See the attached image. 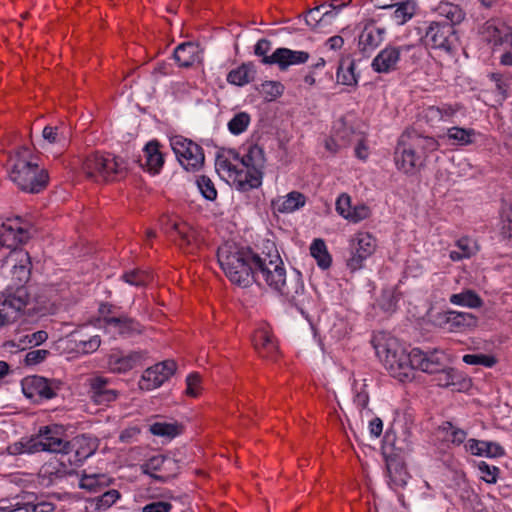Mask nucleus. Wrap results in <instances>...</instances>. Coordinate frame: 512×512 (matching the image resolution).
I'll list each match as a JSON object with an SVG mask.
<instances>
[{
  "label": "nucleus",
  "mask_w": 512,
  "mask_h": 512,
  "mask_svg": "<svg viewBox=\"0 0 512 512\" xmlns=\"http://www.w3.org/2000/svg\"><path fill=\"white\" fill-rule=\"evenodd\" d=\"M382 457L385 462L389 486L394 490L405 488L411 479L405 451L382 450Z\"/></svg>",
  "instance_id": "9"
},
{
  "label": "nucleus",
  "mask_w": 512,
  "mask_h": 512,
  "mask_svg": "<svg viewBox=\"0 0 512 512\" xmlns=\"http://www.w3.org/2000/svg\"><path fill=\"white\" fill-rule=\"evenodd\" d=\"M172 505L165 501H156L145 505L142 509L143 512H169Z\"/></svg>",
  "instance_id": "64"
},
{
  "label": "nucleus",
  "mask_w": 512,
  "mask_h": 512,
  "mask_svg": "<svg viewBox=\"0 0 512 512\" xmlns=\"http://www.w3.org/2000/svg\"><path fill=\"white\" fill-rule=\"evenodd\" d=\"M57 452V461L68 472L71 473L76 467L83 464L84 460L93 454V451L87 450H55Z\"/></svg>",
  "instance_id": "29"
},
{
  "label": "nucleus",
  "mask_w": 512,
  "mask_h": 512,
  "mask_svg": "<svg viewBox=\"0 0 512 512\" xmlns=\"http://www.w3.org/2000/svg\"><path fill=\"white\" fill-rule=\"evenodd\" d=\"M460 104H442L440 105L442 122H451L457 113L462 111Z\"/></svg>",
  "instance_id": "60"
},
{
  "label": "nucleus",
  "mask_w": 512,
  "mask_h": 512,
  "mask_svg": "<svg viewBox=\"0 0 512 512\" xmlns=\"http://www.w3.org/2000/svg\"><path fill=\"white\" fill-rule=\"evenodd\" d=\"M478 133L472 128L453 126L447 129L446 138L451 145L468 146L474 143Z\"/></svg>",
  "instance_id": "36"
},
{
  "label": "nucleus",
  "mask_w": 512,
  "mask_h": 512,
  "mask_svg": "<svg viewBox=\"0 0 512 512\" xmlns=\"http://www.w3.org/2000/svg\"><path fill=\"white\" fill-rule=\"evenodd\" d=\"M256 69L252 62L243 63L227 74V82L235 86H245L254 81Z\"/></svg>",
  "instance_id": "32"
},
{
  "label": "nucleus",
  "mask_w": 512,
  "mask_h": 512,
  "mask_svg": "<svg viewBox=\"0 0 512 512\" xmlns=\"http://www.w3.org/2000/svg\"><path fill=\"white\" fill-rule=\"evenodd\" d=\"M354 404L359 409L362 417H370L372 412L367 409L369 403V395L366 391L362 390L356 393L353 399Z\"/></svg>",
  "instance_id": "55"
},
{
  "label": "nucleus",
  "mask_w": 512,
  "mask_h": 512,
  "mask_svg": "<svg viewBox=\"0 0 512 512\" xmlns=\"http://www.w3.org/2000/svg\"><path fill=\"white\" fill-rule=\"evenodd\" d=\"M501 218V235L512 243V209L503 210Z\"/></svg>",
  "instance_id": "59"
},
{
  "label": "nucleus",
  "mask_w": 512,
  "mask_h": 512,
  "mask_svg": "<svg viewBox=\"0 0 512 512\" xmlns=\"http://www.w3.org/2000/svg\"><path fill=\"white\" fill-rule=\"evenodd\" d=\"M441 430L444 433L445 440L457 446L462 444L467 436L464 430L454 427L450 422L443 424Z\"/></svg>",
  "instance_id": "50"
},
{
  "label": "nucleus",
  "mask_w": 512,
  "mask_h": 512,
  "mask_svg": "<svg viewBox=\"0 0 512 512\" xmlns=\"http://www.w3.org/2000/svg\"><path fill=\"white\" fill-rule=\"evenodd\" d=\"M171 147L186 171L196 172L202 168L205 157L202 147L197 143L182 136H175L171 139Z\"/></svg>",
  "instance_id": "10"
},
{
  "label": "nucleus",
  "mask_w": 512,
  "mask_h": 512,
  "mask_svg": "<svg viewBox=\"0 0 512 512\" xmlns=\"http://www.w3.org/2000/svg\"><path fill=\"white\" fill-rule=\"evenodd\" d=\"M378 357L393 378L401 382L409 381L414 376V370L437 371L440 369L442 355L424 352L413 348L409 352L393 337L379 341L375 345Z\"/></svg>",
  "instance_id": "2"
},
{
  "label": "nucleus",
  "mask_w": 512,
  "mask_h": 512,
  "mask_svg": "<svg viewBox=\"0 0 512 512\" xmlns=\"http://www.w3.org/2000/svg\"><path fill=\"white\" fill-rule=\"evenodd\" d=\"M438 141L431 136H423L416 130H406L400 136L394 152L398 170L413 174L421 168L429 153L438 149Z\"/></svg>",
  "instance_id": "3"
},
{
  "label": "nucleus",
  "mask_w": 512,
  "mask_h": 512,
  "mask_svg": "<svg viewBox=\"0 0 512 512\" xmlns=\"http://www.w3.org/2000/svg\"><path fill=\"white\" fill-rule=\"evenodd\" d=\"M197 186L205 199L210 201L216 199L217 190L210 178L206 176H200L197 179Z\"/></svg>",
  "instance_id": "51"
},
{
  "label": "nucleus",
  "mask_w": 512,
  "mask_h": 512,
  "mask_svg": "<svg viewBox=\"0 0 512 512\" xmlns=\"http://www.w3.org/2000/svg\"><path fill=\"white\" fill-rule=\"evenodd\" d=\"M122 279L128 283L129 285H133L136 287H142L147 285L150 280L151 276L148 272L140 269H134L128 272H125L122 275Z\"/></svg>",
  "instance_id": "49"
},
{
  "label": "nucleus",
  "mask_w": 512,
  "mask_h": 512,
  "mask_svg": "<svg viewBox=\"0 0 512 512\" xmlns=\"http://www.w3.org/2000/svg\"><path fill=\"white\" fill-rule=\"evenodd\" d=\"M149 430L153 435L169 441L182 433L183 426L177 422H156L150 426Z\"/></svg>",
  "instance_id": "41"
},
{
  "label": "nucleus",
  "mask_w": 512,
  "mask_h": 512,
  "mask_svg": "<svg viewBox=\"0 0 512 512\" xmlns=\"http://www.w3.org/2000/svg\"><path fill=\"white\" fill-rule=\"evenodd\" d=\"M283 92V86L278 82H265L262 84V93L268 101L279 97Z\"/></svg>",
  "instance_id": "56"
},
{
  "label": "nucleus",
  "mask_w": 512,
  "mask_h": 512,
  "mask_svg": "<svg viewBox=\"0 0 512 512\" xmlns=\"http://www.w3.org/2000/svg\"><path fill=\"white\" fill-rule=\"evenodd\" d=\"M462 360L468 365H481L484 367H492L496 363L493 356L486 354H466Z\"/></svg>",
  "instance_id": "52"
},
{
  "label": "nucleus",
  "mask_w": 512,
  "mask_h": 512,
  "mask_svg": "<svg viewBox=\"0 0 512 512\" xmlns=\"http://www.w3.org/2000/svg\"><path fill=\"white\" fill-rule=\"evenodd\" d=\"M30 296L26 287L20 286L14 290L12 301L0 308V328L15 320L18 312L23 310L29 303Z\"/></svg>",
  "instance_id": "20"
},
{
  "label": "nucleus",
  "mask_w": 512,
  "mask_h": 512,
  "mask_svg": "<svg viewBox=\"0 0 512 512\" xmlns=\"http://www.w3.org/2000/svg\"><path fill=\"white\" fill-rule=\"evenodd\" d=\"M326 3H322L312 9H309L305 14V23L312 30H320L325 26L330 25L335 19V12L327 11Z\"/></svg>",
  "instance_id": "27"
},
{
  "label": "nucleus",
  "mask_w": 512,
  "mask_h": 512,
  "mask_svg": "<svg viewBox=\"0 0 512 512\" xmlns=\"http://www.w3.org/2000/svg\"><path fill=\"white\" fill-rule=\"evenodd\" d=\"M456 249L450 251V259L453 261H460L465 258H470L478 251L477 243L468 237H463L457 240L455 244Z\"/></svg>",
  "instance_id": "40"
},
{
  "label": "nucleus",
  "mask_w": 512,
  "mask_h": 512,
  "mask_svg": "<svg viewBox=\"0 0 512 512\" xmlns=\"http://www.w3.org/2000/svg\"><path fill=\"white\" fill-rule=\"evenodd\" d=\"M126 164L122 159L109 154L89 155L83 163L86 176L96 182L119 180L126 174Z\"/></svg>",
  "instance_id": "8"
},
{
  "label": "nucleus",
  "mask_w": 512,
  "mask_h": 512,
  "mask_svg": "<svg viewBox=\"0 0 512 512\" xmlns=\"http://www.w3.org/2000/svg\"><path fill=\"white\" fill-rule=\"evenodd\" d=\"M65 127L61 126H45L42 131V138L49 144H59L65 147L68 144V137Z\"/></svg>",
  "instance_id": "44"
},
{
  "label": "nucleus",
  "mask_w": 512,
  "mask_h": 512,
  "mask_svg": "<svg viewBox=\"0 0 512 512\" xmlns=\"http://www.w3.org/2000/svg\"><path fill=\"white\" fill-rule=\"evenodd\" d=\"M429 353H439L442 355L440 369L437 371H424L425 373L436 374L435 381L438 386L448 388L452 387L455 390H461L466 387L468 381L454 368H446L445 360L446 355L443 351L434 349Z\"/></svg>",
  "instance_id": "16"
},
{
  "label": "nucleus",
  "mask_w": 512,
  "mask_h": 512,
  "mask_svg": "<svg viewBox=\"0 0 512 512\" xmlns=\"http://www.w3.org/2000/svg\"><path fill=\"white\" fill-rule=\"evenodd\" d=\"M337 82L342 85L356 86L358 83V76L355 73V62L351 56H343L340 61L336 72Z\"/></svg>",
  "instance_id": "34"
},
{
  "label": "nucleus",
  "mask_w": 512,
  "mask_h": 512,
  "mask_svg": "<svg viewBox=\"0 0 512 512\" xmlns=\"http://www.w3.org/2000/svg\"><path fill=\"white\" fill-rule=\"evenodd\" d=\"M351 210V197L346 193H342L336 200V211L338 212L339 215H341L343 218L347 220V214H350Z\"/></svg>",
  "instance_id": "58"
},
{
  "label": "nucleus",
  "mask_w": 512,
  "mask_h": 512,
  "mask_svg": "<svg viewBox=\"0 0 512 512\" xmlns=\"http://www.w3.org/2000/svg\"><path fill=\"white\" fill-rule=\"evenodd\" d=\"M101 344L100 336L94 335L90 337L88 340H79L76 341V349L79 352L88 354L95 352Z\"/></svg>",
  "instance_id": "54"
},
{
  "label": "nucleus",
  "mask_w": 512,
  "mask_h": 512,
  "mask_svg": "<svg viewBox=\"0 0 512 512\" xmlns=\"http://www.w3.org/2000/svg\"><path fill=\"white\" fill-rule=\"evenodd\" d=\"M251 121V117L246 112L236 113L228 122V130L233 135H239L246 131Z\"/></svg>",
  "instance_id": "48"
},
{
  "label": "nucleus",
  "mask_w": 512,
  "mask_h": 512,
  "mask_svg": "<svg viewBox=\"0 0 512 512\" xmlns=\"http://www.w3.org/2000/svg\"><path fill=\"white\" fill-rule=\"evenodd\" d=\"M30 151L21 147L9 159V178L22 191L39 193L48 184L47 170L40 168L36 163L28 160Z\"/></svg>",
  "instance_id": "5"
},
{
  "label": "nucleus",
  "mask_w": 512,
  "mask_h": 512,
  "mask_svg": "<svg viewBox=\"0 0 512 512\" xmlns=\"http://www.w3.org/2000/svg\"><path fill=\"white\" fill-rule=\"evenodd\" d=\"M173 58L180 67H190L200 61L199 46L193 42L181 43L175 48Z\"/></svg>",
  "instance_id": "28"
},
{
  "label": "nucleus",
  "mask_w": 512,
  "mask_h": 512,
  "mask_svg": "<svg viewBox=\"0 0 512 512\" xmlns=\"http://www.w3.org/2000/svg\"><path fill=\"white\" fill-rule=\"evenodd\" d=\"M103 321L106 326L115 329L118 334L124 337L140 335L144 330V327L138 321L126 315L104 317Z\"/></svg>",
  "instance_id": "24"
},
{
  "label": "nucleus",
  "mask_w": 512,
  "mask_h": 512,
  "mask_svg": "<svg viewBox=\"0 0 512 512\" xmlns=\"http://www.w3.org/2000/svg\"><path fill=\"white\" fill-rule=\"evenodd\" d=\"M120 497L118 490L111 489L91 499V502L95 504L96 511H104L110 508Z\"/></svg>",
  "instance_id": "47"
},
{
  "label": "nucleus",
  "mask_w": 512,
  "mask_h": 512,
  "mask_svg": "<svg viewBox=\"0 0 512 512\" xmlns=\"http://www.w3.org/2000/svg\"><path fill=\"white\" fill-rule=\"evenodd\" d=\"M305 196L297 191H292L286 196L278 197L272 201V207L279 213H292L305 204Z\"/></svg>",
  "instance_id": "31"
},
{
  "label": "nucleus",
  "mask_w": 512,
  "mask_h": 512,
  "mask_svg": "<svg viewBox=\"0 0 512 512\" xmlns=\"http://www.w3.org/2000/svg\"><path fill=\"white\" fill-rule=\"evenodd\" d=\"M350 222L358 223L367 219L371 215L370 208L365 204H360L352 207L351 213L347 214Z\"/></svg>",
  "instance_id": "57"
},
{
  "label": "nucleus",
  "mask_w": 512,
  "mask_h": 512,
  "mask_svg": "<svg viewBox=\"0 0 512 512\" xmlns=\"http://www.w3.org/2000/svg\"><path fill=\"white\" fill-rule=\"evenodd\" d=\"M376 248V240L366 232L357 233L351 241L350 257L347 259V266L352 270H358L363 262L371 256Z\"/></svg>",
  "instance_id": "13"
},
{
  "label": "nucleus",
  "mask_w": 512,
  "mask_h": 512,
  "mask_svg": "<svg viewBox=\"0 0 512 512\" xmlns=\"http://www.w3.org/2000/svg\"><path fill=\"white\" fill-rule=\"evenodd\" d=\"M253 344L261 357L274 359L277 354V343L265 326L258 328L252 338Z\"/></svg>",
  "instance_id": "25"
},
{
  "label": "nucleus",
  "mask_w": 512,
  "mask_h": 512,
  "mask_svg": "<svg viewBox=\"0 0 512 512\" xmlns=\"http://www.w3.org/2000/svg\"><path fill=\"white\" fill-rule=\"evenodd\" d=\"M310 254L317 264L322 269H327L331 266V256L327 251L325 242L322 239H315L310 246Z\"/></svg>",
  "instance_id": "43"
},
{
  "label": "nucleus",
  "mask_w": 512,
  "mask_h": 512,
  "mask_svg": "<svg viewBox=\"0 0 512 512\" xmlns=\"http://www.w3.org/2000/svg\"><path fill=\"white\" fill-rule=\"evenodd\" d=\"M49 355V351L45 349L32 350L25 356V363L27 365H36L41 363Z\"/></svg>",
  "instance_id": "62"
},
{
  "label": "nucleus",
  "mask_w": 512,
  "mask_h": 512,
  "mask_svg": "<svg viewBox=\"0 0 512 512\" xmlns=\"http://www.w3.org/2000/svg\"><path fill=\"white\" fill-rule=\"evenodd\" d=\"M234 160L240 161L242 169L237 173L235 183L239 190L248 191L258 188L262 183L265 156L263 149L258 145H250L247 151L240 156L231 152Z\"/></svg>",
  "instance_id": "7"
},
{
  "label": "nucleus",
  "mask_w": 512,
  "mask_h": 512,
  "mask_svg": "<svg viewBox=\"0 0 512 512\" xmlns=\"http://www.w3.org/2000/svg\"><path fill=\"white\" fill-rule=\"evenodd\" d=\"M166 232L169 233L170 235H172L173 233L178 235L180 239L179 246L183 249L192 246L193 241L195 239V232L189 225L185 223L169 221L166 224Z\"/></svg>",
  "instance_id": "38"
},
{
  "label": "nucleus",
  "mask_w": 512,
  "mask_h": 512,
  "mask_svg": "<svg viewBox=\"0 0 512 512\" xmlns=\"http://www.w3.org/2000/svg\"><path fill=\"white\" fill-rule=\"evenodd\" d=\"M423 39L426 45L446 53H451L458 42L455 28L451 24H444L439 21H432L428 25Z\"/></svg>",
  "instance_id": "11"
},
{
  "label": "nucleus",
  "mask_w": 512,
  "mask_h": 512,
  "mask_svg": "<svg viewBox=\"0 0 512 512\" xmlns=\"http://www.w3.org/2000/svg\"><path fill=\"white\" fill-rule=\"evenodd\" d=\"M88 396L96 405H108L115 401L119 392L110 387V380L100 375L91 376L86 380Z\"/></svg>",
  "instance_id": "15"
},
{
  "label": "nucleus",
  "mask_w": 512,
  "mask_h": 512,
  "mask_svg": "<svg viewBox=\"0 0 512 512\" xmlns=\"http://www.w3.org/2000/svg\"><path fill=\"white\" fill-rule=\"evenodd\" d=\"M347 334L346 323L343 320H337L328 330V336L331 340H339Z\"/></svg>",
  "instance_id": "61"
},
{
  "label": "nucleus",
  "mask_w": 512,
  "mask_h": 512,
  "mask_svg": "<svg viewBox=\"0 0 512 512\" xmlns=\"http://www.w3.org/2000/svg\"><path fill=\"white\" fill-rule=\"evenodd\" d=\"M482 39L493 45L494 51L500 49L507 41H511L512 29L497 20L485 22L480 30Z\"/></svg>",
  "instance_id": "17"
},
{
  "label": "nucleus",
  "mask_w": 512,
  "mask_h": 512,
  "mask_svg": "<svg viewBox=\"0 0 512 512\" xmlns=\"http://www.w3.org/2000/svg\"><path fill=\"white\" fill-rule=\"evenodd\" d=\"M255 265L254 283L266 285L285 296L302 315H306L310 298L305 294L302 276L297 270L287 275L284 262L273 242L267 241L264 244L262 251L257 253Z\"/></svg>",
  "instance_id": "1"
},
{
  "label": "nucleus",
  "mask_w": 512,
  "mask_h": 512,
  "mask_svg": "<svg viewBox=\"0 0 512 512\" xmlns=\"http://www.w3.org/2000/svg\"><path fill=\"white\" fill-rule=\"evenodd\" d=\"M421 56L422 49L417 45H388L372 60L371 67L377 73H390L415 65Z\"/></svg>",
  "instance_id": "6"
},
{
  "label": "nucleus",
  "mask_w": 512,
  "mask_h": 512,
  "mask_svg": "<svg viewBox=\"0 0 512 512\" xmlns=\"http://www.w3.org/2000/svg\"><path fill=\"white\" fill-rule=\"evenodd\" d=\"M30 235L26 228L20 226V218L7 220L0 225V245L15 250L19 244L25 243Z\"/></svg>",
  "instance_id": "18"
},
{
  "label": "nucleus",
  "mask_w": 512,
  "mask_h": 512,
  "mask_svg": "<svg viewBox=\"0 0 512 512\" xmlns=\"http://www.w3.org/2000/svg\"><path fill=\"white\" fill-rule=\"evenodd\" d=\"M306 51H295L288 48H277L269 57L262 58L265 65H278L280 70H286L291 65L306 63L309 59Z\"/></svg>",
  "instance_id": "19"
},
{
  "label": "nucleus",
  "mask_w": 512,
  "mask_h": 512,
  "mask_svg": "<svg viewBox=\"0 0 512 512\" xmlns=\"http://www.w3.org/2000/svg\"><path fill=\"white\" fill-rule=\"evenodd\" d=\"M435 12L448 21L445 24H451L453 28L460 24L466 16L460 5L448 1H441L435 8Z\"/></svg>",
  "instance_id": "33"
},
{
  "label": "nucleus",
  "mask_w": 512,
  "mask_h": 512,
  "mask_svg": "<svg viewBox=\"0 0 512 512\" xmlns=\"http://www.w3.org/2000/svg\"><path fill=\"white\" fill-rule=\"evenodd\" d=\"M386 31L374 22L365 24L358 39L359 50L363 53L374 51L383 41Z\"/></svg>",
  "instance_id": "22"
},
{
  "label": "nucleus",
  "mask_w": 512,
  "mask_h": 512,
  "mask_svg": "<svg viewBox=\"0 0 512 512\" xmlns=\"http://www.w3.org/2000/svg\"><path fill=\"white\" fill-rule=\"evenodd\" d=\"M177 365L173 360H165L147 368L139 381L142 390H153L160 387L176 371Z\"/></svg>",
  "instance_id": "14"
},
{
  "label": "nucleus",
  "mask_w": 512,
  "mask_h": 512,
  "mask_svg": "<svg viewBox=\"0 0 512 512\" xmlns=\"http://www.w3.org/2000/svg\"><path fill=\"white\" fill-rule=\"evenodd\" d=\"M65 430L61 425H51L41 428L39 433L32 437L27 448H52L63 444V448L72 446H82L81 439H85L84 435L75 437L72 442L64 440Z\"/></svg>",
  "instance_id": "12"
},
{
  "label": "nucleus",
  "mask_w": 512,
  "mask_h": 512,
  "mask_svg": "<svg viewBox=\"0 0 512 512\" xmlns=\"http://www.w3.org/2000/svg\"><path fill=\"white\" fill-rule=\"evenodd\" d=\"M200 376L197 373H191L186 378V394L191 397H196L198 395V388L200 386Z\"/></svg>",
  "instance_id": "63"
},
{
  "label": "nucleus",
  "mask_w": 512,
  "mask_h": 512,
  "mask_svg": "<svg viewBox=\"0 0 512 512\" xmlns=\"http://www.w3.org/2000/svg\"><path fill=\"white\" fill-rule=\"evenodd\" d=\"M147 354L148 353L146 351L142 350L132 351L127 355L113 353L108 358V365L113 372L125 373L142 365L147 358Z\"/></svg>",
  "instance_id": "21"
},
{
  "label": "nucleus",
  "mask_w": 512,
  "mask_h": 512,
  "mask_svg": "<svg viewBox=\"0 0 512 512\" xmlns=\"http://www.w3.org/2000/svg\"><path fill=\"white\" fill-rule=\"evenodd\" d=\"M257 253L250 248H240L225 244L217 252L218 262L228 279L241 287H249L255 282Z\"/></svg>",
  "instance_id": "4"
},
{
  "label": "nucleus",
  "mask_w": 512,
  "mask_h": 512,
  "mask_svg": "<svg viewBox=\"0 0 512 512\" xmlns=\"http://www.w3.org/2000/svg\"><path fill=\"white\" fill-rule=\"evenodd\" d=\"M445 323L449 325L450 329H462L467 327H474L477 324V318L466 312L448 311L444 315Z\"/></svg>",
  "instance_id": "39"
},
{
  "label": "nucleus",
  "mask_w": 512,
  "mask_h": 512,
  "mask_svg": "<svg viewBox=\"0 0 512 512\" xmlns=\"http://www.w3.org/2000/svg\"><path fill=\"white\" fill-rule=\"evenodd\" d=\"M171 466H174V461L162 455L151 457L143 466L144 472L150 474L152 477L165 480L169 477Z\"/></svg>",
  "instance_id": "30"
},
{
  "label": "nucleus",
  "mask_w": 512,
  "mask_h": 512,
  "mask_svg": "<svg viewBox=\"0 0 512 512\" xmlns=\"http://www.w3.org/2000/svg\"><path fill=\"white\" fill-rule=\"evenodd\" d=\"M48 338V334L44 330H39L27 335H20L17 338V347L20 349H26L33 346H38L44 343Z\"/></svg>",
  "instance_id": "46"
},
{
  "label": "nucleus",
  "mask_w": 512,
  "mask_h": 512,
  "mask_svg": "<svg viewBox=\"0 0 512 512\" xmlns=\"http://www.w3.org/2000/svg\"><path fill=\"white\" fill-rule=\"evenodd\" d=\"M450 303L468 308H479L483 305V300L473 290L467 289L461 293L452 294L449 298Z\"/></svg>",
  "instance_id": "42"
},
{
  "label": "nucleus",
  "mask_w": 512,
  "mask_h": 512,
  "mask_svg": "<svg viewBox=\"0 0 512 512\" xmlns=\"http://www.w3.org/2000/svg\"><path fill=\"white\" fill-rule=\"evenodd\" d=\"M108 485L104 475H84L79 482V487L90 493H98Z\"/></svg>",
  "instance_id": "45"
},
{
  "label": "nucleus",
  "mask_w": 512,
  "mask_h": 512,
  "mask_svg": "<svg viewBox=\"0 0 512 512\" xmlns=\"http://www.w3.org/2000/svg\"><path fill=\"white\" fill-rule=\"evenodd\" d=\"M417 4L413 0L395 2L390 9V18L398 26L407 23L416 13Z\"/></svg>",
  "instance_id": "35"
},
{
  "label": "nucleus",
  "mask_w": 512,
  "mask_h": 512,
  "mask_svg": "<svg viewBox=\"0 0 512 512\" xmlns=\"http://www.w3.org/2000/svg\"><path fill=\"white\" fill-rule=\"evenodd\" d=\"M12 258L15 261L12 268L13 276L16 277L19 282H26L29 279L31 267L29 254L22 250L14 251Z\"/></svg>",
  "instance_id": "37"
},
{
  "label": "nucleus",
  "mask_w": 512,
  "mask_h": 512,
  "mask_svg": "<svg viewBox=\"0 0 512 512\" xmlns=\"http://www.w3.org/2000/svg\"><path fill=\"white\" fill-rule=\"evenodd\" d=\"M480 477L487 483H496L499 469L494 465H489L485 461H479L476 463Z\"/></svg>",
  "instance_id": "53"
},
{
  "label": "nucleus",
  "mask_w": 512,
  "mask_h": 512,
  "mask_svg": "<svg viewBox=\"0 0 512 512\" xmlns=\"http://www.w3.org/2000/svg\"><path fill=\"white\" fill-rule=\"evenodd\" d=\"M164 164V157L160 151V144L157 141L148 142L143 149V159L140 165L149 172L156 174Z\"/></svg>",
  "instance_id": "26"
},
{
  "label": "nucleus",
  "mask_w": 512,
  "mask_h": 512,
  "mask_svg": "<svg viewBox=\"0 0 512 512\" xmlns=\"http://www.w3.org/2000/svg\"><path fill=\"white\" fill-rule=\"evenodd\" d=\"M22 391L27 398L33 399L36 396L43 399H51L55 396L47 379L40 376H32L22 381Z\"/></svg>",
  "instance_id": "23"
}]
</instances>
